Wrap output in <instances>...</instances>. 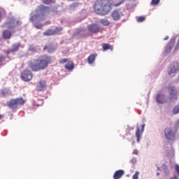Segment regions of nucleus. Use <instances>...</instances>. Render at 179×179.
<instances>
[{"mask_svg":"<svg viewBox=\"0 0 179 179\" xmlns=\"http://www.w3.org/2000/svg\"><path fill=\"white\" fill-rule=\"evenodd\" d=\"M50 64H51V57L43 55L38 59H34L30 61L29 66L33 72H38V71H44Z\"/></svg>","mask_w":179,"mask_h":179,"instance_id":"f257e3e1","label":"nucleus"},{"mask_svg":"<svg viewBox=\"0 0 179 179\" xmlns=\"http://www.w3.org/2000/svg\"><path fill=\"white\" fill-rule=\"evenodd\" d=\"M36 14H34L31 16L30 21L32 23H38V22H41V20H44V17L47 16V15H50V12H51V9L48 6H45L44 5H40L35 10Z\"/></svg>","mask_w":179,"mask_h":179,"instance_id":"f03ea898","label":"nucleus"},{"mask_svg":"<svg viewBox=\"0 0 179 179\" xmlns=\"http://www.w3.org/2000/svg\"><path fill=\"white\" fill-rule=\"evenodd\" d=\"M26 103V101L23 98H16L12 99L8 102H7V106L11 110H16L18 106H23Z\"/></svg>","mask_w":179,"mask_h":179,"instance_id":"7ed1b4c3","label":"nucleus"},{"mask_svg":"<svg viewBox=\"0 0 179 179\" xmlns=\"http://www.w3.org/2000/svg\"><path fill=\"white\" fill-rule=\"evenodd\" d=\"M164 134L167 141H174L176 139L177 130H174L171 127H166L164 130Z\"/></svg>","mask_w":179,"mask_h":179,"instance_id":"20e7f679","label":"nucleus"},{"mask_svg":"<svg viewBox=\"0 0 179 179\" xmlns=\"http://www.w3.org/2000/svg\"><path fill=\"white\" fill-rule=\"evenodd\" d=\"M19 24H20L19 20L15 17H10L8 20V21H7L6 22V26L7 29H9L10 30H12V29L17 27V26H19Z\"/></svg>","mask_w":179,"mask_h":179,"instance_id":"39448f33","label":"nucleus"},{"mask_svg":"<svg viewBox=\"0 0 179 179\" xmlns=\"http://www.w3.org/2000/svg\"><path fill=\"white\" fill-rule=\"evenodd\" d=\"M87 30L90 33H92L93 34H97V33H100L101 31V29L97 24H91L87 25Z\"/></svg>","mask_w":179,"mask_h":179,"instance_id":"423d86ee","label":"nucleus"},{"mask_svg":"<svg viewBox=\"0 0 179 179\" xmlns=\"http://www.w3.org/2000/svg\"><path fill=\"white\" fill-rule=\"evenodd\" d=\"M21 78L22 80L24 82H29L33 79V75H31V71L30 70L26 69L24 70L23 72L21 73Z\"/></svg>","mask_w":179,"mask_h":179,"instance_id":"0eeeda50","label":"nucleus"},{"mask_svg":"<svg viewBox=\"0 0 179 179\" xmlns=\"http://www.w3.org/2000/svg\"><path fill=\"white\" fill-rule=\"evenodd\" d=\"M143 131H145V124L136 127V137L137 138V142L141 141V136H142V134H143Z\"/></svg>","mask_w":179,"mask_h":179,"instance_id":"6e6552de","label":"nucleus"},{"mask_svg":"<svg viewBox=\"0 0 179 179\" xmlns=\"http://www.w3.org/2000/svg\"><path fill=\"white\" fill-rule=\"evenodd\" d=\"M178 71H179V63L173 62L171 64V66L168 70V73L169 75H173V73H176Z\"/></svg>","mask_w":179,"mask_h":179,"instance_id":"1a4fd4ad","label":"nucleus"},{"mask_svg":"<svg viewBox=\"0 0 179 179\" xmlns=\"http://www.w3.org/2000/svg\"><path fill=\"white\" fill-rule=\"evenodd\" d=\"M20 47H22V44H20V43H14L12 45V48L10 50H8L6 52V55L8 57V55H9V54H10L11 52H17V51H19Z\"/></svg>","mask_w":179,"mask_h":179,"instance_id":"9d476101","label":"nucleus"},{"mask_svg":"<svg viewBox=\"0 0 179 179\" xmlns=\"http://www.w3.org/2000/svg\"><path fill=\"white\" fill-rule=\"evenodd\" d=\"M168 90L170 93L169 99L171 100H173V99H175V100H177V91L174 89V87H169L168 88Z\"/></svg>","mask_w":179,"mask_h":179,"instance_id":"9b49d317","label":"nucleus"},{"mask_svg":"<svg viewBox=\"0 0 179 179\" xmlns=\"http://www.w3.org/2000/svg\"><path fill=\"white\" fill-rule=\"evenodd\" d=\"M125 174V171L122 169L116 171L113 174V179H120Z\"/></svg>","mask_w":179,"mask_h":179,"instance_id":"f8f14e48","label":"nucleus"},{"mask_svg":"<svg viewBox=\"0 0 179 179\" xmlns=\"http://www.w3.org/2000/svg\"><path fill=\"white\" fill-rule=\"evenodd\" d=\"M56 48L52 44L46 45L43 47V51H48L49 54H52L55 51Z\"/></svg>","mask_w":179,"mask_h":179,"instance_id":"ddd939ff","label":"nucleus"},{"mask_svg":"<svg viewBox=\"0 0 179 179\" xmlns=\"http://www.w3.org/2000/svg\"><path fill=\"white\" fill-rule=\"evenodd\" d=\"M36 87L38 92H41V90H44V89L47 87V83H45V80L39 81V84L38 85H37Z\"/></svg>","mask_w":179,"mask_h":179,"instance_id":"4468645a","label":"nucleus"},{"mask_svg":"<svg viewBox=\"0 0 179 179\" xmlns=\"http://www.w3.org/2000/svg\"><path fill=\"white\" fill-rule=\"evenodd\" d=\"M111 16L113 20H120V19H121V15L120 14V11L117 10L112 12Z\"/></svg>","mask_w":179,"mask_h":179,"instance_id":"2eb2a0df","label":"nucleus"},{"mask_svg":"<svg viewBox=\"0 0 179 179\" xmlns=\"http://www.w3.org/2000/svg\"><path fill=\"white\" fill-rule=\"evenodd\" d=\"M174 44H176V39H173L171 41L169 44H168L166 47V52H170L171 50H173V47H174Z\"/></svg>","mask_w":179,"mask_h":179,"instance_id":"dca6fc26","label":"nucleus"},{"mask_svg":"<svg viewBox=\"0 0 179 179\" xmlns=\"http://www.w3.org/2000/svg\"><path fill=\"white\" fill-rule=\"evenodd\" d=\"M12 37V32L10 30L6 29L3 31V38L6 40H9Z\"/></svg>","mask_w":179,"mask_h":179,"instance_id":"f3484780","label":"nucleus"},{"mask_svg":"<svg viewBox=\"0 0 179 179\" xmlns=\"http://www.w3.org/2000/svg\"><path fill=\"white\" fill-rule=\"evenodd\" d=\"M156 101L159 104H163L166 103V101L164 100V95L163 94H157L156 96Z\"/></svg>","mask_w":179,"mask_h":179,"instance_id":"a211bd4d","label":"nucleus"},{"mask_svg":"<svg viewBox=\"0 0 179 179\" xmlns=\"http://www.w3.org/2000/svg\"><path fill=\"white\" fill-rule=\"evenodd\" d=\"M96 57H97L96 54L90 55L87 58V62L90 64V65H92V64H94V61H96Z\"/></svg>","mask_w":179,"mask_h":179,"instance_id":"6ab92c4d","label":"nucleus"},{"mask_svg":"<svg viewBox=\"0 0 179 179\" xmlns=\"http://www.w3.org/2000/svg\"><path fill=\"white\" fill-rule=\"evenodd\" d=\"M64 68L67 69V71H72L75 68V64L73 62H71L69 60L68 63L64 66Z\"/></svg>","mask_w":179,"mask_h":179,"instance_id":"aec40b11","label":"nucleus"},{"mask_svg":"<svg viewBox=\"0 0 179 179\" xmlns=\"http://www.w3.org/2000/svg\"><path fill=\"white\" fill-rule=\"evenodd\" d=\"M57 34V32H55L53 29H48L47 31L43 32V36H54Z\"/></svg>","mask_w":179,"mask_h":179,"instance_id":"412c9836","label":"nucleus"},{"mask_svg":"<svg viewBox=\"0 0 179 179\" xmlns=\"http://www.w3.org/2000/svg\"><path fill=\"white\" fill-rule=\"evenodd\" d=\"M102 48L103 51H107V50H110V51H113V46L108 43H103Z\"/></svg>","mask_w":179,"mask_h":179,"instance_id":"4be33fe9","label":"nucleus"},{"mask_svg":"<svg viewBox=\"0 0 179 179\" xmlns=\"http://www.w3.org/2000/svg\"><path fill=\"white\" fill-rule=\"evenodd\" d=\"M100 23L102 24L103 26H110L111 24V22H110L107 19H101L100 20Z\"/></svg>","mask_w":179,"mask_h":179,"instance_id":"5701e85b","label":"nucleus"},{"mask_svg":"<svg viewBox=\"0 0 179 179\" xmlns=\"http://www.w3.org/2000/svg\"><path fill=\"white\" fill-rule=\"evenodd\" d=\"M1 94H2V96H6V94H8V93H9V90L6 88H3L1 92H0Z\"/></svg>","mask_w":179,"mask_h":179,"instance_id":"b1692460","label":"nucleus"},{"mask_svg":"<svg viewBox=\"0 0 179 179\" xmlns=\"http://www.w3.org/2000/svg\"><path fill=\"white\" fill-rule=\"evenodd\" d=\"M172 113H173V114H174V115L178 114V113H179V103H178V106H176L173 108V110H172Z\"/></svg>","mask_w":179,"mask_h":179,"instance_id":"393cba45","label":"nucleus"},{"mask_svg":"<svg viewBox=\"0 0 179 179\" xmlns=\"http://www.w3.org/2000/svg\"><path fill=\"white\" fill-rule=\"evenodd\" d=\"M29 51L32 52V54H36V52H37V49H36V48H34V46L30 45L29 48Z\"/></svg>","mask_w":179,"mask_h":179,"instance_id":"a878e982","label":"nucleus"},{"mask_svg":"<svg viewBox=\"0 0 179 179\" xmlns=\"http://www.w3.org/2000/svg\"><path fill=\"white\" fill-rule=\"evenodd\" d=\"M5 59H6L5 56H3V55L2 54H0V66H2V64H3V61H5Z\"/></svg>","mask_w":179,"mask_h":179,"instance_id":"bb28decb","label":"nucleus"},{"mask_svg":"<svg viewBox=\"0 0 179 179\" xmlns=\"http://www.w3.org/2000/svg\"><path fill=\"white\" fill-rule=\"evenodd\" d=\"M42 2L45 5H50V3H54V0H42Z\"/></svg>","mask_w":179,"mask_h":179,"instance_id":"cd10ccee","label":"nucleus"},{"mask_svg":"<svg viewBox=\"0 0 179 179\" xmlns=\"http://www.w3.org/2000/svg\"><path fill=\"white\" fill-rule=\"evenodd\" d=\"M159 3L160 0H152L151 5H152L153 6H156V5H159Z\"/></svg>","mask_w":179,"mask_h":179,"instance_id":"c85d7f7f","label":"nucleus"},{"mask_svg":"<svg viewBox=\"0 0 179 179\" xmlns=\"http://www.w3.org/2000/svg\"><path fill=\"white\" fill-rule=\"evenodd\" d=\"M54 31L56 32V34H58V33H61V31H62V27H57L55 28V30H54Z\"/></svg>","mask_w":179,"mask_h":179,"instance_id":"c756f323","label":"nucleus"},{"mask_svg":"<svg viewBox=\"0 0 179 179\" xmlns=\"http://www.w3.org/2000/svg\"><path fill=\"white\" fill-rule=\"evenodd\" d=\"M69 62V59H62L61 60H59V64H67Z\"/></svg>","mask_w":179,"mask_h":179,"instance_id":"7c9ffc66","label":"nucleus"},{"mask_svg":"<svg viewBox=\"0 0 179 179\" xmlns=\"http://www.w3.org/2000/svg\"><path fill=\"white\" fill-rule=\"evenodd\" d=\"M132 178L133 179H138L139 178V172L138 171H136L134 176H132Z\"/></svg>","mask_w":179,"mask_h":179,"instance_id":"2f4dec72","label":"nucleus"},{"mask_svg":"<svg viewBox=\"0 0 179 179\" xmlns=\"http://www.w3.org/2000/svg\"><path fill=\"white\" fill-rule=\"evenodd\" d=\"M146 18L145 17H138L137 18V22H143Z\"/></svg>","mask_w":179,"mask_h":179,"instance_id":"473e14b6","label":"nucleus"},{"mask_svg":"<svg viewBox=\"0 0 179 179\" xmlns=\"http://www.w3.org/2000/svg\"><path fill=\"white\" fill-rule=\"evenodd\" d=\"M129 135H132V133H131V129H127L126 130V136H129Z\"/></svg>","mask_w":179,"mask_h":179,"instance_id":"72a5a7b5","label":"nucleus"},{"mask_svg":"<svg viewBox=\"0 0 179 179\" xmlns=\"http://www.w3.org/2000/svg\"><path fill=\"white\" fill-rule=\"evenodd\" d=\"M175 170H176L178 176H179V165L178 164L175 165Z\"/></svg>","mask_w":179,"mask_h":179,"instance_id":"f704fd0d","label":"nucleus"},{"mask_svg":"<svg viewBox=\"0 0 179 179\" xmlns=\"http://www.w3.org/2000/svg\"><path fill=\"white\" fill-rule=\"evenodd\" d=\"M36 29H43V24H37L35 25Z\"/></svg>","mask_w":179,"mask_h":179,"instance_id":"c9c22d12","label":"nucleus"},{"mask_svg":"<svg viewBox=\"0 0 179 179\" xmlns=\"http://www.w3.org/2000/svg\"><path fill=\"white\" fill-rule=\"evenodd\" d=\"M131 163H132L133 164H135V163H136V158L132 159L131 160Z\"/></svg>","mask_w":179,"mask_h":179,"instance_id":"e433bc0d","label":"nucleus"},{"mask_svg":"<svg viewBox=\"0 0 179 179\" xmlns=\"http://www.w3.org/2000/svg\"><path fill=\"white\" fill-rule=\"evenodd\" d=\"M133 155H138V151L136 150H134L133 151Z\"/></svg>","mask_w":179,"mask_h":179,"instance_id":"4c0bfd02","label":"nucleus"},{"mask_svg":"<svg viewBox=\"0 0 179 179\" xmlns=\"http://www.w3.org/2000/svg\"><path fill=\"white\" fill-rule=\"evenodd\" d=\"M176 127L179 128V120L176 121Z\"/></svg>","mask_w":179,"mask_h":179,"instance_id":"58836bf2","label":"nucleus"},{"mask_svg":"<svg viewBox=\"0 0 179 179\" xmlns=\"http://www.w3.org/2000/svg\"><path fill=\"white\" fill-rule=\"evenodd\" d=\"M170 179H178V177H177V176H173V177H171Z\"/></svg>","mask_w":179,"mask_h":179,"instance_id":"ea45409f","label":"nucleus"},{"mask_svg":"<svg viewBox=\"0 0 179 179\" xmlns=\"http://www.w3.org/2000/svg\"><path fill=\"white\" fill-rule=\"evenodd\" d=\"M3 118V115H0V120H2Z\"/></svg>","mask_w":179,"mask_h":179,"instance_id":"a19ab883","label":"nucleus"},{"mask_svg":"<svg viewBox=\"0 0 179 179\" xmlns=\"http://www.w3.org/2000/svg\"><path fill=\"white\" fill-rule=\"evenodd\" d=\"M169 38V36H166L164 38V40H167Z\"/></svg>","mask_w":179,"mask_h":179,"instance_id":"79ce46f5","label":"nucleus"},{"mask_svg":"<svg viewBox=\"0 0 179 179\" xmlns=\"http://www.w3.org/2000/svg\"><path fill=\"white\" fill-rule=\"evenodd\" d=\"M157 176H160V173H157Z\"/></svg>","mask_w":179,"mask_h":179,"instance_id":"37998d69","label":"nucleus"},{"mask_svg":"<svg viewBox=\"0 0 179 179\" xmlns=\"http://www.w3.org/2000/svg\"><path fill=\"white\" fill-rule=\"evenodd\" d=\"M69 1H73V0H69Z\"/></svg>","mask_w":179,"mask_h":179,"instance_id":"c03bdc74","label":"nucleus"}]
</instances>
